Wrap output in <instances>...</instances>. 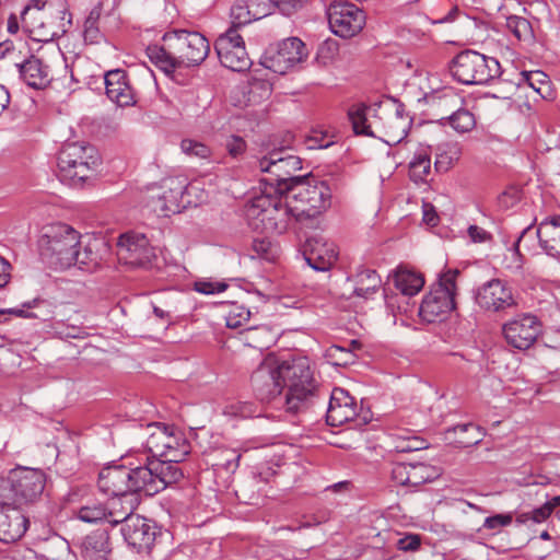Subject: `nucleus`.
I'll use <instances>...</instances> for the list:
<instances>
[{
    "label": "nucleus",
    "instance_id": "21",
    "mask_svg": "<svg viewBox=\"0 0 560 560\" xmlns=\"http://www.w3.org/2000/svg\"><path fill=\"white\" fill-rule=\"evenodd\" d=\"M120 532L125 541L135 548L138 552H149L156 539V529L144 517L140 515L131 516L122 524Z\"/></svg>",
    "mask_w": 560,
    "mask_h": 560
},
{
    "label": "nucleus",
    "instance_id": "44",
    "mask_svg": "<svg viewBox=\"0 0 560 560\" xmlns=\"http://www.w3.org/2000/svg\"><path fill=\"white\" fill-rule=\"evenodd\" d=\"M78 518L86 523H96L102 520L108 521L106 506L98 503L83 505L78 511Z\"/></svg>",
    "mask_w": 560,
    "mask_h": 560
},
{
    "label": "nucleus",
    "instance_id": "39",
    "mask_svg": "<svg viewBox=\"0 0 560 560\" xmlns=\"http://www.w3.org/2000/svg\"><path fill=\"white\" fill-rule=\"evenodd\" d=\"M524 83L532 88L540 97L546 98L550 93L548 77L542 71H523L521 73Z\"/></svg>",
    "mask_w": 560,
    "mask_h": 560
},
{
    "label": "nucleus",
    "instance_id": "46",
    "mask_svg": "<svg viewBox=\"0 0 560 560\" xmlns=\"http://www.w3.org/2000/svg\"><path fill=\"white\" fill-rule=\"evenodd\" d=\"M182 151L190 156L200 160H207L211 156V149L202 142L192 139H184L180 142Z\"/></svg>",
    "mask_w": 560,
    "mask_h": 560
},
{
    "label": "nucleus",
    "instance_id": "11",
    "mask_svg": "<svg viewBox=\"0 0 560 560\" xmlns=\"http://www.w3.org/2000/svg\"><path fill=\"white\" fill-rule=\"evenodd\" d=\"M46 477L43 470L23 468L13 470L8 480L0 479V498H9L10 491L14 503L23 505L34 502L44 491Z\"/></svg>",
    "mask_w": 560,
    "mask_h": 560
},
{
    "label": "nucleus",
    "instance_id": "41",
    "mask_svg": "<svg viewBox=\"0 0 560 560\" xmlns=\"http://www.w3.org/2000/svg\"><path fill=\"white\" fill-rule=\"evenodd\" d=\"M431 171V160L427 153H418L409 163V176L416 182H424Z\"/></svg>",
    "mask_w": 560,
    "mask_h": 560
},
{
    "label": "nucleus",
    "instance_id": "10",
    "mask_svg": "<svg viewBox=\"0 0 560 560\" xmlns=\"http://www.w3.org/2000/svg\"><path fill=\"white\" fill-rule=\"evenodd\" d=\"M330 189L324 182L299 180L290 190L295 220L310 219L318 215L330 206Z\"/></svg>",
    "mask_w": 560,
    "mask_h": 560
},
{
    "label": "nucleus",
    "instance_id": "20",
    "mask_svg": "<svg viewBox=\"0 0 560 560\" xmlns=\"http://www.w3.org/2000/svg\"><path fill=\"white\" fill-rule=\"evenodd\" d=\"M541 332V324L530 314L518 316L503 326L506 342L520 350L530 348Z\"/></svg>",
    "mask_w": 560,
    "mask_h": 560
},
{
    "label": "nucleus",
    "instance_id": "2",
    "mask_svg": "<svg viewBox=\"0 0 560 560\" xmlns=\"http://www.w3.org/2000/svg\"><path fill=\"white\" fill-rule=\"evenodd\" d=\"M293 202L288 192L262 189L246 208L248 224L256 231L267 234L285 232L295 220Z\"/></svg>",
    "mask_w": 560,
    "mask_h": 560
},
{
    "label": "nucleus",
    "instance_id": "14",
    "mask_svg": "<svg viewBox=\"0 0 560 560\" xmlns=\"http://www.w3.org/2000/svg\"><path fill=\"white\" fill-rule=\"evenodd\" d=\"M220 62L233 71H246L252 66V60L245 48L243 37L237 30L230 27L221 34L214 44Z\"/></svg>",
    "mask_w": 560,
    "mask_h": 560
},
{
    "label": "nucleus",
    "instance_id": "33",
    "mask_svg": "<svg viewBox=\"0 0 560 560\" xmlns=\"http://www.w3.org/2000/svg\"><path fill=\"white\" fill-rule=\"evenodd\" d=\"M178 462H168L166 458L153 459V471L156 482V493L166 487L178 482L183 472L177 466Z\"/></svg>",
    "mask_w": 560,
    "mask_h": 560
},
{
    "label": "nucleus",
    "instance_id": "19",
    "mask_svg": "<svg viewBox=\"0 0 560 560\" xmlns=\"http://www.w3.org/2000/svg\"><path fill=\"white\" fill-rule=\"evenodd\" d=\"M389 113L377 112L372 106L354 104L349 108L348 116L357 135L382 140L386 119Z\"/></svg>",
    "mask_w": 560,
    "mask_h": 560
},
{
    "label": "nucleus",
    "instance_id": "50",
    "mask_svg": "<svg viewBox=\"0 0 560 560\" xmlns=\"http://www.w3.org/2000/svg\"><path fill=\"white\" fill-rule=\"evenodd\" d=\"M513 522L512 513L495 514L485 518L481 529L491 530L493 534L499 533L503 527L510 526Z\"/></svg>",
    "mask_w": 560,
    "mask_h": 560
},
{
    "label": "nucleus",
    "instance_id": "58",
    "mask_svg": "<svg viewBox=\"0 0 560 560\" xmlns=\"http://www.w3.org/2000/svg\"><path fill=\"white\" fill-rule=\"evenodd\" d=\"M335 143V135L326 131H314L310 137L307 145L310 149H326Z\"/></svg>",
    "mask_w": 560,
    "mask_h": 560
},
{
    "label": "nucleus",
    "instance_id": "18",
    "mask_svg": "<svg viewBox=\"0 0 560 560\" xmlns=\"http://www.w3.org/2000/svg\"><path fill=\"white\" fill-rule=\"evenodd\" d=\"M117 256L125 265L147 267L155 257V253L143 234L127 232L118 238Z\"/></svg>",
    "mask_w": 560,
    "mask_h": 560
},
{
    "label": "nucleus",
    "instance_id": "54",
    "mask_svg": "<svg viewBox=\"0 0 560 560\" xmlns=\"http://www.w3.org/2000/svg\"><path fill=\"white\" fill-rule=\"evenodd\" d=\"M524 233H525V231H523L521 236L513 244V247L509 248L508 255L504 258L505 268L511 271H518L522 269L523 261H522V255L518 250V244H520Z\"/></svg>",
    "mask_w": 560,
    "mask_h": 560
},
{
    "label": "nucleus",
    "instance_id": "63",
    "mask_svg": "<svg viewBox=\"0 0 560 560\" xmlns=\"http://www.w3.org/2000/svg\"><path fill=\"white\" fill-rule=\"evenodd\" d=\"M553 510L555 506L551 504V500H548L541 506L530 511L532 521L534 523H542L551 515Z\"/></svg>",
    "mask_w": 560,
    "mask_h": 560
},
{
    "label": "nucleus",
    "instance_id": "24",
    "mask_svg": "<svg viewBox=\"0 0 560 560\" xmlns=\"http://www.w3.org/2000/svg\"><path fill=\"white\" fill-rule=\"evenodd\" d=\"M358 417L355 399L343 388H334L327 409V423L331 427H339Z\"/></svg>",
    "mask_w": 560,
    "mask_h": 560
},
{
    "label": "nucleus",
    "instance_id": "15",
    "mask_svg": "<svg viewBox=\"0 0 560 560\" xmlns=\"http://www.w3.org/2000/svg\"><path fill=\"white\" fill-rule=\"evenodd\" d=\"M327 16L330 30L338 36L349 38L357 35L365 24V14L355 4L336 1L329 4Z\"/></svg>",
    "mask_w": 560,
    "mask_h": 560
},
{
    "label": "nucleus",
    "instance_id": "26",
    "mask_svg": "<svg viewBox=\"0 0 560 560\" xmlns=\"http://www.w3.org/2000/svg\"><path fill=\"white\" fill-rule=\"evenodd\" d=\"M105 88L108 98L118 106L126 107L136 103L133 90L124 70L114 69L107 71L105 74Z\"/></svg>",
    "mask_w": 560,
    "mask_h": 560
},
{
    "label": "nucleus",
    "instance_id": "8",
    "mask_svg": "<svg viewBox=\"0 0 560 560\" xmlns=\"http://www.w3.org/2000/svg\"><path fill=\"white\" fill-rule=\"evenodd\" d=\"M145 450L152 459L166 458L168 462H182L190 452V445L184 434L162 423H149L144 429Z\"/></svg>",
    "mask_w": 560,
    "mask_h": 560
},
{
    "label": "nucleus",
    "instance_id": "9",
    "mask_svg": "<svg viewBox=\"0 0 560 560\" xmlns=\"http://www.w3.org/2000/svg\"><path fill=\"white\" fill-rule=\"evenodd\" d=\"M451 73L463 84H483L499 77L501 67L495 58L466 50L455 57Z\"/></svg>",
    "mask_w": 560,
    "mask_h": 560
},
{
    "label": "nucleus",
    "instance_id": "55",
    "mask_svg": "<svg viewBox=\"0 0 560 560\" xmlns=\"http://www.w3.org/2000/svg\"><path fill=\"white\" fill-rule=\"evenodd\" d=\"M325 357L335 365H346L351 361L352 354L340 346H331L326 350Z\"/></svg>",
    "mask_w": 560,
    "mask_h": 560
},
{
    "label": "nucleus",
    "instance_id": "64",
    "mask_svg": "<svg viewBox=\"0 0 560 560\" xmlns=\"http://www.w3.org/2000/svg\"><path fill=\"white\" fill-rule=\"evenodd\" d=\"M397 546L402 551H415L420 546V537L418 535H407L398 540Z\"/></svg>",
    "mask_w": 560,
    "mask_h": 560
},
{
    "label": "nucleus",
    "instance_id": "35",
    "mask_svg": "<svg viewBox=\"0 0 560 560\" xmlns=\"http://www.w3.org/2000/svg\"><path fill=\"white\" fill-rule=\"evenodd\" d=\"M408 122L398 114H390L386 119L382 141L387 144L399 143L407 136Z\"/></svg>",
    "mask_w": 560,
    "mask_h": 560
},
{
    "label": "nucleus",
    "instance_id": "43",
    "mask_svg": "<svg viewBox=\"0 0 560 560\" xmlns=\"http://www.w3.org/2000/svg\"><path fill=\"white\" fill-rule=\"evenodd\" d=\"M411 486H419L432 481L439 476L438 470L424 463H411Z\"/></svg>",
    "mask_w": 560,
    "mask_h": 560
},
{
    "label": "nucleus",
    "instance_id": "59",
    "mask_svg": "<svg viewBox=\"0 0 560 560\" xmlns=\"http://www.w3.org/2000/svg\"><path fill=\"white\" fill-rule=\"evenodd\" d=\"M247 145L245 140L240 136H230L225 142V149L228 153L234 159L244 154Z\"/></svg>",
    "mask_w": 560,
    "mask_h": 560
},
{
    "label": "nucleus",
    "instance_id": "57",
    "mask_svg": "<svg viewBox=\"0 0 560 560\" xmlns=\"http://www.w3.org/2000/svg\"><path fill=\"white\" fill-rule=\"evenodd\" d=\"M253 250L258 257L272 260L276 257L277 249L270 241L266 238H256L253 242Z\"/></svg>",
    "mask_w": 560,
    "mask_h": 560
},
{
    "label": "nucleus",
    "instance_id": "4",
    "mask_svg": "<svg viewBox=\"0 0 560 560\" xmlns=\"http://www.w3.org/2000/svg\"><path fill=\"white\" fill-rule=\"evenodd\" d=\"M284 407L289 412L305 408L315 395L316 383L310 360L305 357L282 361Z\"/></svg>",
    "mask_w": 560,
    "mask_h": 560
},
{
    "label": "nucleus",
    "instance_id": "56",
    "mask_svg": "<svg viewBox=\"0 0 560 560\" xmlns=\"http://www.w3.org/2000/svg\"><path fill=\"white\" fill-rule=\"evenodd\" d=\"M411 463H399L394 465L392 469V479L396 485L399 486H411V476H410Z\"/></svg>",
    "mask_w": 560,
    "mask_h": 560
},
{
    "label": "nucleus",
    "instance_id": "3",
    "mask_svg": "<svg viewBox=\"0 0 560 560\" xmlns=\"http://www.w3.org/2000/svg\"><path fill=\"white\" fill-rule=\"evenodd\" d=\"M81 235L70 225L56 223L44 228L38 241L42 259L54 269H66L75 262V247Z\"/></svg>",
    "mask_w": 560,
    "mask_h": 560
},
{
    "label": "nucleus",
    "instance_id": "32",
    "mask_svg": "<svg viewBox=\"0 0 560 560\" xmlns=\"http://www.w3.org/2000/svg\"><path fill=\"white\" fill-rule=\"evenodd\" d=\"M109 551L108 535L104 530L88 535L81 545V553L85 560H106Z\"/></svg>",
    "mask_w": 560,
    "mask_h": 560
},
{
    "label": "nucleus",
    "instance_id": "34",
    "mask_svg": "<svg viewBox=\"0 0 560 560\" xmlns=\"http://www.w3.org/2000/svg\"><path fill=\"white\" fill-rule=\"evenodd\" d=\"M30 12L34 14V20L40 21L37 32L42 37L38 39H51L57 34L55 31H51V21L47 23L42 21L46 15L51 16V3H47L45 0H35L34 8H27L25 10V14H28Z\"/></svg>",
    "mask_w": 560,
    "mask_h": 560
},
{
    "label": "nucleus",
    "instance_id": "38",
    "mask_svg": "<svg viewBox=\"0 0 560 560\" xmlns=\"http://www.w3.org/2000/svg\"><path fill=\"white\" fill-rule=\"evenodd\" d=\"M96 243H88L85 245L75 247L74 255L77 256L73 266L80 269L93 270L100 265V257L95 252Z\"/></svg>",
    "mask_w": 560,
    "mask_h": 560
},
{
    "label": "nucleus",
    "instance_id": "52",
    "mask_svg": "<svg viewBox=\"0 0 560 560\" xmlns=\"http://www.w3.org/2000/svg\"><path fill=\"white\" fill-rule=\"evenodd\" d=\"M338 54V44L335 40H326L323 44L319 45L316 60L318 63L323 66H327Z\"/></svg>",
    "mask_w": 560,
    "mask_h": 560
},
{
    "label": "nucleus",
    "instance_id": "47",
    "mask_svg": "<svg viewBox=\"0 0 560 560\" xmlns=\"http://www.w3.org/2000/svg\"><path fill=\"white\" fill-rule=\"evenodd\" d=\"M101 12L98 9H93L84 22V39L90 44L98 43L102 35L98 30V20Z\"/></svg>",
    "mask_w": 560,
    "mask_h": 560
},
{
    "label": "nucleus",
    "instance_id": "25",
    "mask_svg": "<svg viewBox=\"0 0 560 560\" xmlns=\"http://www.w3.org/2000/svg\"><path fill=\"white\" fill-rule=\"evenodd\" d=\"M28 520L15 506H0V541L10 544L19 540L26 532Z\"/></svg>",
    "mask_w": 560,
    "mask_h": 560
},
{
    "label": "nucleus",
    "instance_id": "27",
    "mask_svg": "<svg viewBox=\"0 0 560 560\" xmlns=\"http://www.w3.org/2000/svg\"><path fill=\"white\" fill-rule=\"evenodd\" d=\"M126 462L122 465L104 467L98 475V488L107 495H121L129 492L130 481Z\"/></svg>",
    "mask_w": 560,
    "mask_h": 560
},
{
    "label": "nucleus",
    "instance_id": "7",
    "mask_svg": "<svg viewBox=\"0 0 560 560\" xmlns=\"http://www.w3.org/2000/svg\"><path fill=\"white\" fill-rule=\"evenodd\" d=\"M458 269H445L440 272L438 281L422 299L419 307L420 317L428 323L443 320L456 307Z\"/></svg>",
    "mask_w": 560,
    "mask_h": 560
},
{
    "label": "nucleus",
    "instance_id": "37",
    "mask_svg": "<svg viewBox=\"0 0 560 560\" xmlns=\"http://www.w3.org/2000/svg\"><path fill=\"white\" fill-rule=\"evenodd\" d=\"M381 287V278L375 270L364 269L357 275L354 293L358 296L368 298Z\"/></svg>",
    "mask_w": 560,
    "mask_h": 560
},
{
    "label": "nucleus",
    "instance_id": "42",
    "mask_svg": "<svg viewBox=\"0 0 560 560\" xmlns=\"http://www.w3.org/2000/svg\"><path fill=\"white\" fill-rule=\"evenodd\" d=\"M506 27L518 40H530L533 38L532 25L525 18L517 15L508 18Z\"/></svg>",
    "mask_w": 560,
    "mask_h": 560
},
{
    "label": "nucleus",
    "instance_id": "48",
    "mask_svg": "<svg viewBox=\"0 0 560 560\" xmlns=\"http://www.w3.org/2000/svg\"><path fill=\"white\" fill-rule=\"evenodd\" d=\"M453 432L458 435L464 434V433H470V435L468 438L458 440V443H460L464 446H470L474 444H478L481 441L482 435H483V433L481 432L479 427H477L472 423L455 425L453 428Z\"/></svg>",
    "mask_w": 560,
    "mask_h": 560
},
{
    "label": "nucleus",
    "instance_id": "1",
    "mask_svg": "<svg viewBox=\"0 0 560 560\" xmlns=\"http://www.w3.org/2000/svg\"><path fill=\"white\" fill-rule=\"evenodd\" d=\"M161 46L152 45L148 56L164 72L172 73L177 68L200 65L210 51L208 39L198 32L174 30L163 35Z\"/></svg>",
    "mask_w": 560,
    "mask_h": 560
},
{
    "label": "nucleus",
    "instance_id": "61",
    "mask_svg": "<svg viewBox=\"0 0 560 560\" xmlns=\"http://www.w3.org/2000/svg\"><path fill=\"white\" fill-rule=\"evenodd\" d=\"M273 9L278 8L282 14L291 15L299 8H301L306 0H272Z\"/></svg>",
    "mask_w": 560,
    "mask_h": 560
},
{
    "label": "nucleus",
    "instance_id": "60",
    "mask_svg": "<svg viewBox=\"0 0 560 560\" xmlns=\"http://www.w3.org/2000/svg\"><path fill=\"white\" fill-rule=\"evenodd\" d=\"M224 282L201 280L195 283V290L202 294H214L223 292L226 289Z\"/></svg>",
    "mask_w": 560,
    "mask_h": 560
},
{
    "label": "nucleus",
    "instance_id": "16",
    "mask_svg": "<svg viewBox=\"0 0 560 560\" xmlns=\"http://www.w3.org/2000/svg\"><path fill=\"white\" fill-rule=\"evenodd\" d=\"M129 472V492L138 495L144 492L147 495L156 493V482L153 471V459L148 454H128L124 458Z\"/></svg>",
    "mask_w": 560,
    "mask_h": 560
},
{
    "label": "nucleus",
    "instance_id": "23",
    "mask_svg": "<svg viewBox=\"0 0 560 560\" xmlns=\"http://www.w3.org/2000/svg\"><path fill=\"white\" fill-rule=\"evenodd\" d=\"M307 51L304 43L298 37L283 39L277 52L270 58V65L275 72L285 73L289 69L305 60Z\"/></svg>",
    "mask_w": 560,
    "mask_h": 560
},
{
    "label": "nucleus",
    "instance_id": "5",
    "mask_svg": "<svg viewBox=\"0 0 560 560\" xmlns=\"http://www.w3.org/2000/svg\"><path fill=\"white\" fill-rule=\"evenodd\" d=\"M258 168L267 176L260 182L264 189L275 192H288L302 179L295 172L302 168L299 156L288 153L283 148L273 149L258 159Z\"/></svg>",
    "mask_w": 560,
    "mask_h": 560
},
{
    "label": "nucleus",
    "instance_id": "53",
    "mask_svg": "<svg viewBox=\"0 0 560 560\" xmlns=\"http://www.w3.org/2000/svg\"><path fill=\"white\" fill-rule=\"evenodd\" d=\"M438 150L441 152L438 153L435 162L436 166L443 163L452 164L454 161H457L460 155V148L458 143H446L443 147H439Z\"/></svg>",
    "mask_w": 560,
    "mask_h": 560
},
{
    "label": "nucleus",
    "instance_id": "30",
    "mask_svg": "<svg viewBox=\"0 0 560 560\" xmlns=\"http://www.w3.org/2000/svg\"><path fill=\"white\" fill-rule=\"evenodd\" d=\"M537 236L547 255L560 258V215L541 221L537 228Z\"/></svg>",
    "mask_w": 560,
    "mask_h": 560
},
{
    "label": "nucleus",
    "instance_id": "40",
    "mask_svg": "<svg viewBox=\"0 0 560 560\" xmlns=\"http://www.w3.org/2000/svg\"><path fill=\"white\" fill-rule=\"evenodd\" d=\"M223 415L230 418L246 419L259 415L257 406L249 401H230L223 408Z\"/></svg>",
    "mask_w": 560,
    "mask_h": 560
},
{
    "label": "nucleus",
    "instance_id": "28",
    "mask_svg": "<svg viewBox=\"0 0 560 560\" xmlns=\"http://www.w3.org/2000/svg\"><path fill=\"white\" fill-rule=\"evenodd\" d=\"M139 503V495L130 492L121 495H112L106 505L108 523L113 525L125 524L129 517L136 516L133 512Z\"/></svg>",
    "mask_w": 560,
    "mask_h": 560
},
{
    "label": "nucleus",
    "instance_id": "51",
    "mask_svg": "<svg viewBox=\"0 0 560 560\" xmlns=\"http://www.w3.org/2000/svg\"><path fill=\"white\" fill-rule=\"evenodd\" d=\"M253 21L268 16L273 11L272 0H246Z\"/></svg>",
    "mask_w": 560,
    "mask_h": 560
},
{
    "label": "nucleus",
    "instance_id": "29",
    "mask_svg": "<svg viewBox=\"0 0 560 560\" xmlns=\"http://www.w3.org/2000/svg\"><path fill=\"white\" fill-rule=\"evenodd\" d=\"M21 79L36 90L45 89L52 80L48 66L38 58L31 57L19 66Z\"/></svg>",
    "mask_w": 560,
    "mask_h": 560
},
{
    "label": "nucleus",
    "instance_id": "49",
    "mask_svg": "<svg viewBox=\"0 0 560 560\" xmlns=\"http://www.w3.org/2000/svg\"><path fill=\"white\" fill-rule=\"evenodd\" d=\"M250 312L243 305L233 304L225 316L226 326L237 328L248 322Z\"/></svg>",
    "mask_w": 560,
    "mask_h": 560
},
{
    "label": "nucleus",
    "instance_id": "62",
    "mask_svg": "<svg viewBox=\"0 0 560 560\" xmlns=\"http://www.w3.org/2000/svg\"><path fill=\"white\" fill-rule=\"evenodd\" d=\"M38 303H39V300H33L32 302L24 303L22 308L14 307V308L1 310L0 311V317L5 315V314H13L15 316L24 317V318L37 317L36 314L27 312L24 308L25 307L26 308H32V307L36 306Z\"/></svg>",
    "mask_w": 560,
    "mask_h": 560
},
{
    "label": "nucleus",
    "instance_id": "31",
    "mask_svg": "<svg viewBox=\"0 0 560 560\" xmlns=\"http://www.w3.org/2000/svg\"><path fill=\"white\" fill-rule=\"evenodd\" d=\"M394 287L406 296L418 294L424 285L421 273L407 267H398L393 275Z\"/></svg>",
    "mask_w": 560,
    "mask_h": 560
},
{
    "label": "nucleus",
    "instance_id": "6",
    "mask_svg": "<svg viewBox=\"0 0 560 560\" xmlns=\"http://www.w3.org/2000/svg\"><path fill=\"white\" fill-rule=\"evenodd\" d=\"M100 156L93 145L71 142L62 147L58 154V174L61 182L79 185L96 171Z\"/></svg>",
    "mask_w": 560,
    "mask_h": 560
},
{
    "label": "nucleus",
    "instance_id": "12",
    "mask_svg": "<svg viewBox=\"0 0 560 560\" xmlns=\"http://www.w3.org/2000/svg\"><path fill=\"white\" fill-rule=\"evenodd\" d=\"M282 361L268 354L252 374V386L260 400H272L283 392Z\"/></svg>",
    "mask_w": 560,
    "mask_h": 560
},
{
    "label": "nucleus",
    "instance_id": "45",
    "mask_svg": "<svg viewBox=\"0 0 560 560\" xmlns=\"http://www.w3.org/2000/svg\"><path fill=\"white\" fill-rule=\"evenodd\" d=\"M232 26L235 30L237 27L249 24L253 22V18L249 12V7L246 0H236L231 8Z\"/></svg>",
    "mask_w": 560,
    "mask_h": 560
},
{
    "label": "nucleus",
    "instance_id": "13",
    "mask_svg": "<svg viewBox=\"0 0 560 560\" xmlns=\"http://www.w3.org/2000/svg\"><path fill=\"white\" fill-rule=\"evenodd\" d=\"M162 194L153 201L152 208L160 215L168 217L171 213L180 212L190 200L186 196L190 194L194 186L189 184L184 175L171 176L162 180Z\"/></svg>",
    "mask_w": 560,
    "mask_h": 560
},
{
    "label": "nucleus",
    "instance_id": "22",
    "mask_svg": "<svg viewBox=\"0 0 560 560\" xmlns=\"http://www.w3.org/2000/svg\"><path fill=\"white\" fill-rule=\"evenodd\" d=\"M337 255L336 245L322 236H313L305 242L303 256L314 270H328L337 260Z\"/></svg>",
    "mask_w": 560,
    "mask_h": 560
},
{
    "label": "nucleus",
    "instance_id": "17",
    "mask_svg": "<svg viewBox=\"0 0 560 560\" xmlns=\"http://www.w3.org/2000/svg\"><path fill=\"white\" fill-rule=\"evenodd\" d=\"M475 302L491 313L503 312L516 304L512 287L501 279H491L481 284L475 293Z\"/></svg>",
    "mask_w": 560,
    "mask_h": 560
},
{
    "label": "nucleus",
    "instance_id": "36",
    "mask_svg": "<svg viewBox=\"0 0 560 560\" xmlns=\"http://www.w3.org/2000/svg\"><path fill=\"white\" fill-rule=\"evenodd\" d=\"M441 121L443 125L447 122L458 133L469 132L476 126L474 114L465 108L451 112L450 115L441 117Z\"/></svg>",
    "mask_w": 560,
    "mask_h": 560
}]
</instances>
